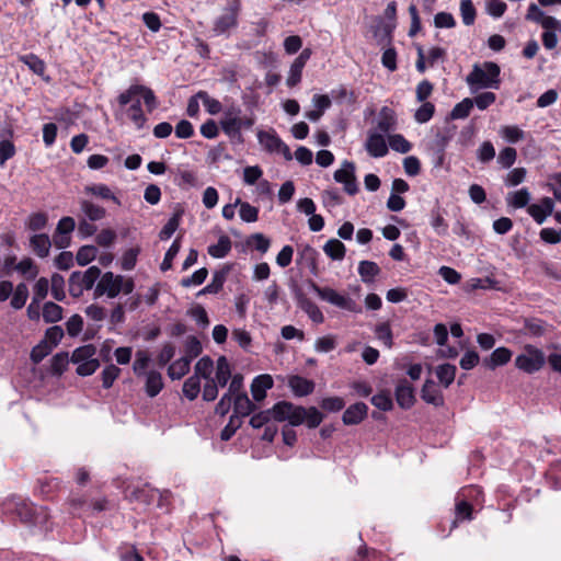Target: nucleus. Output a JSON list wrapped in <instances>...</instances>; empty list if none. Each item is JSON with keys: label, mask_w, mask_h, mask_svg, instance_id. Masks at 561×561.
I'll return each instance as SVG.
<instances>
[{"label": "nucleus", "mask_w": 561, "mask_h": 561, "mask_svg": "<svg viewBox=\"0 0 561 561\" xmlns=\"http://www.w3.org/2000/svg\"><path fill=\"white\" fill-rule=\"evenodd\" d=\"M276 414L278 419L288 421L291 426H299L306 423L309 428H317L324 419V414L316 407L307 409L286 400L278 401Z\"/></svg>", "instance_id": "obj_1"}, {"label": "nucleus", "mask_w": 561, "mask_h": 561, "mask_svg": "<svg viewBox=\"0 0 561 561\" xmlns=\"http://www.w3.org/2000/svg\"><path fill=\"white\" fill-rule=\"evenodd\" d=\"M501 68L496 62L485 61L482 66L476 64L471 72L467 76V83L470 87L481 89L493 88L499 89Z\"/></svg>", "instance_id": "obj_2"}, {"label": "nucleus", "mask_w": 561, "mask_h": 561, "mask_svg": "<svg viewBox=\"0 0 561 561\" xmlns=\"http://www.w3.org/2000/svg\"><path fill=\"white\" fill-rule=\"evenodd\" d=\"M100 276L101 270L95 265L90 266L84 272H72L68 279L70 296L76 299L80 298L84 290H90L94 287Z\"/></svg>", "instance_id": "obj_3"}, {"label": "nucleus", "mask_w": 561, "mask_h": 561, "mask_svg": "<svg viewBox=\"0 0 561 561\" xmlns=\"http://www.w3.org/2000/svg\"><path fill=\"white\" fill-rule=\"evenodd\" d=\"M307 284L309 288L319 296L320 299L328 301L343 310L355 313L362 312V307L351 297L343 296L333 288L321 287L312 279H308Z\"/></svg>", "instance_id": "obj_4"}, {"label": "nucleus", "mask_w": 561, "mask_h": 561, "mask_svg": "<svg viewBox=\"0 0 561 561\" xmlns=\"http://www.w3.org/2000/svg\"><path fill=\"white\" fill-rule=\"evenodd\" d=\"M307 284L309 288L319 296L320 299L328 301L343 310L355 313L362 312V307L351 297L343 296L333 288L321 287L312 279H308Z\"/></svg>", "instance_id": "obj_5"}, {"label": "nucleus", "mask_w": 561, "mask_h": 561, "mask_svg": "<svg viewBox=\"0 0 561 561\" xmlns=\"http://www.w3.org/2000/svg\"><path fill=\"white\" fill-rule=\"evenodd\" d=\"M307 284L309 288L319 296L320 299L328 301L343 310L355 313L362 312V307L351 297L343 296L333 288L321 287L312 279H308Z\"/></svg>", "instance_id": "obj_6"}, {"label": "nucleus", "mask_w": 561, "mask_h": 561, "mask_svg": "<svg viewBox=\"0 0 561 561\" xmlns=\"http://www.w3.org/2000/svg\"><path fill=\"white\" fill-rule=\"evenodd\" d=\"M546 364L545 353L535 345L526 344L524 352L516 356L515 366L526 373L535 374L539 371Z\"/></svg>", "instance_id": "obj_7"}, {"label": "nucleus", "mask_w": 561, "mask_h": 561, "mask_svg": "<svg viewBox=\"0 0 561 561\" xmlns=\"http://www.w3.org/2000/svg\"><path fill=\"white\" fill-rule=\"evenodd\" d=\"M1 512L4 515L16 517L24 524L35 523V508L31 503L25 502L21 497L12 496L1 504Z\"/></svg>", "instance_id": "obj_8"}, {"label": "nucleus", "mask_w": 561, "mask_h": 561, "mask_svg": "<svg viewBox=\"0 0 561 561\" xmlns=\"http://www.w3.org/2000/svg\"><path fill=\"white\" fill-rule=\"evenodd\" d=\"M241 11L240 0H229L224 9V13L219 15L213 26L215 35L219 36L228 33L230 30L236 28L238 25V18Z\"/></svg>", "instance_id": "obj_9"}, {"label": "nucleus", "mask_w": 561, "mask_h": 561, "mask_svg": "<svg viewBox=\"0 0 561 561\" xmlns=\"http://www.w3.org/2000/svg\"><path fill=\"white\" fill-rule=\"evenodd\" d=\"M123 280L122 275H115L113 272L101 274L99 283L95 285L93 296L95 299L106 295L107 298H116L119 293V284Z\"/></svg>", "instance_id": "obj_10"}, {"label": "nucleus", "mask_w": 561, "mask_h": 561, "mask_svg": "<svg viewBox=\"0 0 561 561\" xmlns=\"http://www.w3.org/2000/svg\"><path fill=\"white\" fill-rule=\"evenodd\" d=\"M255 124L254 116H240L238 119H230L224 126V133L229 137L232 144L243 145L244 137L242 128L250 129Z\"/></svg>", "instance_id": "obj_11"}, {"label": "nucleus", "mask_w": 561, "mask_h": 561, "mask_svg": "<svg viewBox=\"0 0 561 561\" xmlns=\"http://www.w3.org/2000/svg\"><path fill=\"white\" fill-rule=\"evenodd\" d=\"M394 396L398 405L403 410L411 409L416 401L414 388L407 379L399 380L396 387Z\"/></svg>", "instance_id": "obj_12"}, {"label": "nucleus", "mask_w": 561, "mask_h": 561, "mask_svg": "<svg viewBox=\"0 0 561 561\" xmlns=\"http://www.w3.org/2000/svg\"><path fill=\"white\" fill-rule=\"evenodd\" d=\"M368 405L364 402H356L345 409L342 415V422L344 425H358L368 415Z\"/></svg>", "instance_id": "obj_13"}, {"label": "nucleus", "mask_w": 561, "mask_h": 561, "mask_svg": "<svg viewBox=\"0 0 561 561\" xmlns=\"http://www.w3.org/2000/svg\"><path fill=\"white\" fill-rule=\"evenodd\" d=\"M232 268L233 264L227 263L221 268L215 271L210 284H208L202 290H199L197 295L218 294L222 289L224 284L226 283L227 277L232 271Z\"/></svg>", "instance_id": "obj_14"}, {"label": "nucleus", "mask_w": 561, "mask_h": 561, "mask_svg": "<svg viewBox=\"0 0 561 561\" xmlns=\"http://www.w3.org/2000/svg\"><path fill=\"white\" fill-rule=\"evenodd\" d=\"M288 387L295 397L301 398L313 393L316 383L313 380L300 375H291L288 378Z\"/></svg>", "instance_id": "obj_15"}, {"label": "nucleus", "mask_w": 561, "mask_h": 561, "mask_svg": "<svg viewBox=\"0 0 561 561\" xmlns=\"http://www.w3.org/2000/svg\"><path fill=\"white\" fill-rule=\"evenodd\" d=\"M553 209L554 202L550 197H543L539 204L529 205L527 211L538 225H541L552 215Z\"/></svg>", "instance_id": "obj_16"}, {"label": "nucleus", "mask_w": 561, "mask_h": 561, "mask_svg": "<svg viewBox=\"0 0 561 561\" xmlns=\"http://www.w3.org/2000/svg\"><path fill=\"white\" fill-rule=\"evenodd\" d=\"M512 351L507 347H497L489 356L482 359V366L494 370L495 368L507 364L512 358Z\"/></svg>", "instance_id": "obj_17"}, {"label": "nucleus", "mask_w": 561, "mask_h": 561, "mask_svg": "<svg viewBox=\"0 0 561 561\" xmlns=\"http://www.w3.org/2000/svg\"><path fill=\"white\" fill-rule=\"evenodd\" d=\"M274 380L271 375L263 374L256 376L251 383V393L254 401L260 402L266 398V391L272 389Z\"/></svg>", "instance_id": "obj_18"}, {"label": "nucleus", "mask_w": 561, "mask_h": 561, "mask_svg": "<svg viewBox=\"0 0 561 561\" xmlns=\"http://www.w3.org/2000/svg\"><path fill=\"white\" fill-rule=\"evenodd\" d=\"M365 148L369 156L374 158L385 157L389 151L385 137L378 133L368 134Z\"/></svg>", "instance_id": "obj_19"}, {"label": "nucleus", "mask_w": 561, "mask_h": 561, "mask_svg": "<svg viewBox=\"0 0 561 561\" xmlns=\"http://www.w3.org/2000/svg\"><path fill=\"white\" fill-rule=\"evenodd\" d=\"M298 255V263H305L309 267L310 273L313 276H318L320 273L318 266L319 252L310 244H304L299 247Z\"/></svg>", "instance_id": "obj_20"}, {"label": "nucleus", "mask_w": 561, "mask_h": 561, "mask_svg": "<svg viewBox=\"0 0 561 561\" xmlns=\"http://www.w3.org/2000/svg\"><path fill=\"white\" fill-rule=\"evenodd\" d=\"M298 306L304 310L310 320L317 324L324 322V316L320 308L309 298H307L300 290L296 293Z\"/></svg>", "instance_id": "obj_21"}, {"label": "nucleus", "mask_w": 561, "mask_h": 561, "mask_svg": "<svg viewBox=\"0 0 561 561\" xmlns=\"http://www.w3.org/2000/svg\"><path fill=\"white\" fill-rule=\"evenodd\" d=\"M257 407L252 402L247 392L237 393L233 399V414L237 417H245L256 411Z\"/></svg>", "instance_id": "obj_22"}, {"label": "nucleus", "mask_w": 561, "mask_h": 561, "mask_svg": "<svg viewBox=\"0 0 561 561\" xmlns=\"http://www.w3.org/2000/svg\"><path fill=\"white\" fill-rule=\"evenodd\" d=\"M421 398L426 403L433 404L435 407L443 405L444 403L443 393L432 379L425 380L421 390Z\"/></svg>", "instance_id": "obj_23"}, {"label": "nucleus", "mask_w": 561, "mask_h": 561, "mask_svg": "<svg viewBox=\"0 0 561 561\" xmlns=\"http://www.w3.org/2000/svg\"><path fill=\"white\" fill-rule=\"evenodd\" d=\"M278 405V402H276L271 409L259 411L257 413H253V415L250 419L249 424L253 428H261L263 426L268 425L271 420H274L276 422H285L286 420L278 419L276 414V408Z\"/></svg>", "instance_id": "obj_24"}, {"label": "nucleus", "mask_w": 561, "mask_h": 561, "mask_svg": "<svg viewBox=\"0 0 561 561\" xmlns=\"http://www.w3.org/2000/svg\"><path fill=\"white\" fill-rule=\"evenodd\" d=\"M445 214L446 210L439 206L438 202L431 210V226L433 227L436 234L440 237L446 236L449 228L448 222L444 217Z\"/></svg>", "instance_id": "obj_25"}, {"label": "nucleus", "mask_w": 561, "mask_h": 561, "mask_svg": "<svg viewBox=\"0 0 561 561\" xmlns=\"http://www.w3.org/2000/svg\"><path fill=\"white\" fill-rule=\"evenodd\" d=\"M146 375L145 391L149 398L157 397L164 387L162 375L157 370H150Z\"/></svg>", "instance_id": "obj_26"}, {"label": "nucleus", "mask_w": 561, "mask_h": 561, "mask_svg": "<svg viewBox=\"0 0 561 561\" xmlns=\"http://www.w3.org/2000/svg\"><path fill=\"white\" fill-rule=\"evenodd\" d=\"M381 270L376 262L364 260L358 264V274L365 284H371Z\"/></svg>", "instance_id": "obj_27"}, {"label": "nucleus", "mask_w": 561, "mask_h": 561, "mask_svg": "<svg viewBox=\"0 0 561 561\" xmlns=\"http://www.w3.org/2000/svg\"><path fill=\"white\" fill-rule=\"evenodd\" d=\"M158 494V490H154L149 486V484H145L141 488H136L129 494L130 501H136L145 505H150L153 503Z\"/></svg>", "instance_id": "obj_28"}, {"label": "nucleus", "mask_w": 561, "mask_h": 561, "mask_svg": "<svg viewBox=\"0 0 561 561\" xmlns=\"http://www.w3.org/2000/svg\"><path fill=\"white\" fill-rule=\"evenodd\" d=\"M473 506L466 500L457 501L455 505V519L451 522L450 531L457 527L458 522L471 520Z\"/></svg>", "instance_id": "obj_29"}, {"label": "nucleus", "mask_w": 561, "mask_h": 561, "mask_svg": "<svg viewBox=\"0 0 561 561\" xmlns=\"http://www.w3.org/2000/svg\"><path fill=\"white\" fill-rule=\"evenodd\" d=\"M190 368H191V360H190V358H185L183 356V357L176 359L175 362H173L172 364L169 365V367H168V376L172 380H180L185 375L188 374Z\"/></svg>", "instance_id": "obj_30"}, {"label": "nucleus", "mask_w": 561, "mask_h": 561, "mask_svg": "<svg viewBox=\"0 0 561 561\" xmlns=\"http://www.w3.org/2000/svg\"><path fill=\"white\" fill-rule=\"evenodd\" d=\"M31 248L34 253L39 257H46L49 253V249L51 245L50 239L47 234H34L31 240Z\"/></svg>", "instance_id": "obj_31"}, {"label": "nucleus", "mask_w": 561, "mask_h": 561, "mask_svg": "<svg viewBox=\"0 0 561 561\" xmlns=\"http://www.w3.org/2000/svg\"><path fill=\"white\" fill-rule=\"evenodd\" d=\"M208 254L215 259H222L231 251V240L227 234L219 237L216 244H210L207 249Z\"/></svg>", "instance_id": "obj_32"}, {"label": "nucleus", "mask_w": 561, "mask_h": 561, "mask_svg": "<svg viewBox=\"0 0 561 561\" xmlns=\"http://www.w3.org/2000/svg\"><path fill=\"white\" fill-rule=\"evenodd\" d=\"M184 214L183 208H179L174 211L168 222L163 226V228L159 232L160 240H168L172 237V234L176 231L180 226L182 216Z\"/></svg>", "instance_id": "obj_33"}, {"label": "nucleus", "mask_w": 561, "mask_h": 561, "mask_svg": "<svg viewBox=\"0 0 561 561\" xmlns=\"http://www.w3.org/2000/svg\"><path fill=\"white\" fill-rule=\"evenodd\" d=\"M324 253L333 261H341L345 257L346 248L339 239H330L323 245Z\"/></svg>", "instance_id": "obj_34"}, {"label": "nucleus", "mask_w": 561, "mask_h": 561, "mask_svg": "<svg viewBox=\"0 0 561 561\" xmlns=\"http://www.w3.org/2000/svg\"><path fill=\"white\" fill-rule=\"evenodd\" d=\"M230 378L231 368L229 362L226 356H220L217 359L216 378L214 379L219 387H226Z\"/></svg>", "instance_id": "obj_35"}, {"label": "nucleus", "mask_w": 561, "mask_h": 561, "mask_svg": "<svg viewBox=\"0 0 561 561\" xmlns=\"http://www.w3.org/2000/svg\"><path fill=\"white\" fill-rule=\"evenodd\" d=\"M69 360L68 352L62 351L55 354L50 360L49 373L53 376L60 377L67 370Z\"/></svg>", "instance_id": "obj_36"}, {"label": "nucleus", "mask_w": 561, "mask_h": 561, "mask_svg": "<svg viewBox=\"0 0 561 561\" xmlns=\"http://www.w3.org/2000/svg\"><path fill=\"white\" fill-rule=\"evenodd\" d=\"M457 367L453 364H442L436 368V376L439 382L448 388L455 380Z\"/></svg>", "instance_id": "obj_37"}, {"label": "nucleus", "mask_w": 561, "mask_h": 561, "mask_svg": "<svg viewBox=\"0 0 561 561\" xmlns=\"http://www.w3.org/2000/svg\"><path fill=\"white\" fill-rule=\"evenodd\" d=\"M257 139L260 144L263 145L268 152H275L279 148V146H282L280 144L283 142V140L275 131L268 133L260 130L257 133Z\"/></svg>", "instance_id": "obj_38"}, {"label": "nucleus", "mask_w": 561, "mask_h": 561, "mask_svg": "<svg viewBox=\"0 0 561 561\" xmlns=\"http://www.w3.org/2000/svg\"><path fill=\"white\" fill-rule=\"evenodd\" d=\"M14 270H16L27 280H33L38 275V267L31 257L22 259L14 266Z\"/></svg>", "instance_id": "obj_39"}, {"label": "nucleus", "mask_w": 561, "mask_h": 561, "mask_svg": "<svg viewBox=\"0 0 561 561\" xmlns=\"http://www.w3.org/2000/svg\"><path fill=\"white\" fill-rule=\"evenodd\" d=\"M62 307L53 301H47L43 306V319L46 323H56L62 319Z\"/></svg>", "instance_id": "obj_40"}, {"label": "nucleus", "mask_w": 561, "mask_h": 561, "mask_svg": "<svg viewBox=\"0 0 561 561\" xmlns=\"http://www.w3.org/2000/svg\"><path fill=\"white\" fill-rule=\"evenodd\" d=\"M214 369V362L209 356H203L194 367V375L193 377H197L199 380L201 378H204L206 380L213 379L210 377Z\"/></svg>", "instance_id": "obj_41"}, {"label": "nucleus", "mask_w": 561, "mask_h": 561, "mask_svg": "<svg viewBox=\"0 0 561 561\" xmlns=\"http://www.w3.org/2000/svg\"><path fill=\"white\" fill-rule=\"evenodd\" d=\"M473 107V100L470 98L463 99L461 102L457 103L451 112L449 113L447 119H461L469 116L471 110Z\"/></svg>", "instance_id": "obj_42"}, {"label": "nucleus", "mask_w": 561, "mask_h": 561, "mask_svg": "<svg viewBox=\"0 0 561 561\" xmlns=\"http://www.w3.org/2000/svg\"><path fill=\"white\" fill-rule=\"evenodd\" d=\"M81 209L91 221H98L106 216V209L89 201L81 202Z\"/></svg>", "instance_id": "obj_43"}, {"label": "nucleus", "mask_w": 561, "mask_h": 561, "mask_svg": "<svg viewBox=\"0 0 561 561\" xmlns=\"http://www.w3.org/2000/svg\"><path fill=\"white\" fill-rule=\"evenodd\" d=\"M373 405L383 412L391 411L393 409V401L388 390H381L370 399Z\"/></svg>", "instance_id": "obj_44"}, {"label": "nucleus", "mask_w": 561, "mask_h": 561, "mask_svg": "<svg viewBox=\"0 0 561 561\" xmlns=\"http://www.w3.org/2000/svg\"><path fill=\"white\" fill-rule=\"evenodd\" d=\"M98 255V248L94 245H82L76 254L78 265L85 266L95 260Z\"/></svg>", "instance_id": "obj_45"}, {"label": "nucleus", "mask_w": 561, "mask_h": 561, "mask_svg": "<svg viewBox=\"0 0 561 561\" xmlns=\"http://www.w3.org/2000/svg\"><path fill=\"white\" fill-rule=\"evenodd\" d=\"M39 493L48 499L50 497L60 486V481L57 478H39L37 480Z\"/></svg>", "instance_id": "obj_46"}, {"label": "nucleus", "mask_w": 561, "mask_h": 561, "mask_svg": "<svg viewBox=\"0 0 561 561\" xmlns=\"http://www.w3.org/2000/svg\"><path fill=\"white\" fill-rule=\"evenodd\" d=\"M319 405L328 413H336L345 408V401L339 396L325 397L320 401Z\"/></svg>", "instance_id": "obj_47"}, {"label": "nucleus", "mask_w": 561, "mask_h": 561, "mask_svg": "<svg viewBox=\"0 0 561 561\" xmlns=\"http://www.w3.org/2000/svg\"><path fill=\"white\" fill-rule=\"evenodd\" d=\"M375 335L376 337L381 341L387 347H392L393 345V334L390 327V323L388 321L378 323L375 327Z\"/></svg>", "instance_id": "obj_48"}, {"label": "nucleus", "mask_w": 561, "mask_h": 561, "mask_svg": "<svg viewBox=\"0 0 561 561\" xmlns=\"http://www.w3.org/2000/svg\"><path fill=\"white\" fill-rule=\"evenodd\" d=\"M20 60L26 65L35 75L42 76L45 72V62L33 53L21 56Z\"/></svg>", "instance_id": "obj_49"}, {"label": "nucleus", "mask_w": 561, "mask_h": 561, "mask_svg": "<svg viewBox=\"0 0 561 561\" xmlns=\"http://www.w3.org/2000/svg\"><path fill=\"white\" fill-rule=\"evenodd\" d=\"M96 353V347L93 344H87L77 347L70 357V360L75 364L93 359V355Z\"/></svg>", "instance_id": "obj_50"}, {"label": "nucleus", "mask_w": 561, "mask_h": 561, "mask_svg": "<svg viewBox=\"0 0 561 561\" xmlns=\"http://www.w3.org/2000/svg\"><path fill=\"white\" fill-rule=\"evenodd\" d=\"M151 362L150 354L148 351L139 350L136 352V358L133 364V370L137 376H142L146 373V369L149 367Z\"/></svg>", "instance_id": "obj_51"}, {"label": "nucleus", "mask_w": 561, "mask_h": 561, "mask_svg": "<svg viewBox=\"0 0 561 561\" xmlns=\"http://www.w3.org/2000/svg\"><path fill=\"white\" fill-rule=\"evenodd\" d=\"M85 192L103 199H111L115 204L121 205V201L112 193L110 187L105 184H93L85 187Z\"/></svg>", "instance_id": "obj_52"}, {"label": "nucleus", "mask_w": 561, "mask_h": 561, "mask_svg": "<svg viewBox=\"0 0 561 561\" xmlns=\"http://www.w3.org/2000/svg\"><path fill=\"white\" fill-rule=\"evenodd\" d=\"M181 237H176L172 242L171 247L164 254V259L160 265L162 272H167L172 268V262L181 250Z\"/></svg>", "instance_id": "obj_53"}, {"label": "nucleus", "mask_w": 561, "mask_h": 561, "mask_svg": "<svg viewBox=\"0 0 561 561\" xmlns=\"http://www.w3.org/2000/svg\"><path fill=\"white\" fill-rule=\"evenodd\" d=\"M28 298V288L26 284L20 283L16 285L13 297L11 299V306L15 310L22 309Z\"/></svg>", "instance_id": "obj_54"}, {"label": "nucleus", "mask_w": 561, "mask_h": 561, "mask_svg": "<svg viewBox=\"0 0 561 561\" xmlns=\"http://www.w3.org/2000/svg\"><path fill=\"white\" fill-rule=\"evenodd\" d=\"M128 117L130 121L137 126V128H142L147 118L141 108V102L139 99L135 100L133 104L128 108Z\"/></svg>", "instance_id": "obj_55"}, {"label": "nucleus", "mask_w": 561, "mask_h": 561, "mask_svg": "<svg viewBox=\"0 0 561 561\" xmlns=\"http://www.w3.org/2000/svg\"><path fill=\"white\" fill-rule=\"evenodd\" d=\"M460 14L465 25L470 26L474 24L477 18V10L472 0L460 1Z\"/></svg>", "instance_id": "obj_56"}, {"label": "nucleus", "mask_w": 561, "mask_h": 561, "mask_svg": "<svg viewBox=\"0 0 561 561\" xmlns=\"http://www.w3.org/2000/svg\"><path fill=\"white\" fill-rule=\"evenodd\" d=\"M530 201L529 191L524 187L517 192L510 193L507 197V203L515 208H524L528 205Z\"/></svg>", "instance_id": "obj_57"}, {"label": "nucleus", "mask_w": 561, "mask_h": 561, "mask_svg": "<svg viewBox=\"0 0 561 561\" xmlns=\"http://www.w3.org/2000/svg\"><path fill=\"white\" fill-rule=\"evenodd\" d=\"M377 127L382 133H389L390 130L394 129L396 117H394L393 112L390 108L383 107L380 111V119L377 124Z\"/></svg>", "instance_id": "obj_58"}, {"label": "nucleus", "mask_w": 561, "mask_h": 561, "mask_svg": "<svg viewBox=\"0 0 561 561\" xmlns=\"http://www.w3.org/2000/svg\"><path fill=\"white\" fill-rule=\"evenodd\" d=\"M185 358H190L192 362L194 358L199 356L203 352V346L201 341L195 335H190L186 337L185 345Z\"/></svg>", "instance_id": "obj_59"}, {"label": "nucleus", "mask_w": 561, "mask_h": 561, "mask_svg": "<svg viewBox=\"0 0 561 561\" xmlns=\"http://www.w3.org/2000/svg\"><path fill=\"white\" fill-rule=\"evenodd\" d=\"M53 352V348L48 343L44 342L43 340L39 341L38 344H36L30 354V359L33 364L37 365L39 364L46 356H48Z\"/></svg>", "instance_id": "obj_60"}, {"label": "nucleus", "mask_w": 561, "mask_h": 561, "mask_svg": "<svg viewBox=\"0 0 561 561\" xmlns=\"http://www.w3.org/2000/svg\"><path fill=\"white\" fill-rule=\"evenodd\" d=\"M355 176V164L352 161L345 160L342 168L336 170L333 174L334 180L337 183L344 184L348 180Z\"/></svg>", "instance_id": "obj_61"}, {"label": "nucleus", "mask_w": 561, "mask_h": 561, "mask_svg": "<svg viewBox=\"0 0 561 561\" xmlns=\"http://www.w3.org/2000/svg\"><path fill=\"white\" fill-rule=\"evenodd\" d=\"M183 394L193 401L198 397L201 392V380L197 377H188L183 383Z\"/></svg>", "instance_id": "obj_62"}, {"label": "nucleus", "mask_w": 561, "mask_h": 561, "mask_svg": "<svg viewBox=\"0 0 561 561\" xmlns=\"http://www.w3.org/2000/svg\"><path fill=\"white\" fill-rule=\"evenodd\" d=\"M435 114V105L432 102H422V105L415 111L414 119L420 124H425L432 119Z\"/></svg>", "instance_id": "obj_63"}, {"label": "nucleus", "mask_w": 561, "mask_h": 561, "mask_svg": "<svg viewBox=\"0 0 561 561\" xmlns=\"http://www.w3.org/2000/svg\"><path fill=\"white\" fill-rule=\"evenodd\" d=\"M196 96L203 101L206 111L210 115H216L224 110L222 104L218 100L210 98L206 91H198Z\"/></svg>", "instance_id": "obj_64"}]
</instances>
